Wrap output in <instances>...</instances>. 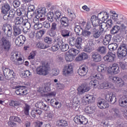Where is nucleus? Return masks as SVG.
Wrapping results in <instances>:
<instances>
[{"label": "nucleus", "instance_id": "obj_1", "mask_svg": "<svg viewBox=\"0 0 127 127\" xmlns=\"http://www.w3.org/2000/svg\"><path fill=\"white\" fill-rule=\"evenodd\" d=\"M91 21L92 22V25L94 27H97V26L99 27V30L102 32L105 31V29H107V25L106 22H101L99 17L98 16H92L91 18Z\"/></svg>", "mask_w": 127, "mask_h": 127}, {"label": "nucleus", "instance_id": "obj_2", "mask_svg": "<svg viewBox=\"0 0 127 127\" xmlns=\"http://www.w3.org/2000/svg\"><path fill=\"white\" fill-rule=\"evenodd\" d=\"M90 87H93L94 88H97L99 90H102L104 89H110L111 88V85L108 81H105L104 82L101 83L97 80H91L89 82Z\"/></svg>", "mask_w": 127, "mask_h": 127}, {"label": "nucleus", "instance_id": "obj_3", "mask_svg": "<svg viewBox=\"0 0 127 127\" xmlns=\"http://www.w3.org/2000/svg\"><path fill=\"white\" fill-rule=\"evenodd\" d=\"M43 65L38 67L37 68V74L38 75H42L43 76H46L49 73L50 68L47 62H43Z\"/></svg>", "mask_w": 127, "mask_h": 127}, {"label": "nucleus", "instance_id": "obj_4", "mask_svg": "<svg viewBox=\"0 0 127 127\" xmlns=\"http://www.w3.org/2000/svg\"><path fill=\"white\" fill-rule=\"evenodd\" d=\"M80 33V31H81ZM74 31L76 32L77 35H81V33L83 37H89L92 33L91 31H87L86 30H83L82 27L80 25H75L74 27Z\"/></svg>", "mask_w": 127, "mask_h": 127}, {"label": "nucleus", "instance_id": "obj_5", "mask_svg": "<svg viewBox=\"0 0 127 127\" xmlns=\"http://www.w3.org/2000/svg\"><path fill=\"white\" fill-rule=\"evenodd\" d=\"M17 15L18 16H36L35 12L33 11L28 10L26 12L25 9L21 8L20 9H17L16 10Z\"/></svg>", "mask_w": 127, "mask_h": 127}, {"label": "nucleus", "instance_id": "obj_6", "mask_svg": "<svg viewBox=\"0 0 127 127\" xmlns=\"http://www.w3.org/2000/svg\"><path fill=\"white\" fill-rule=\"evenodd\" d=\"M117 54L119 58L126 57L127 54V46L125 44L120 45L118 49Z\"/></svg>", "mask_w": 127, "mask_h": 127}, {"label": "nucleus", "instance_id": "obj_7", "mask_svg": "<svg viewBox=\"0 0 127 127\" xmlns=\"http://www.w3.org/2000/svg\"><path fill=\"white\" fill-rule=\"evenodd\" d=\"M74 121L77 125H87L88 124V119L83 116H76L74 118Z\"/></svg>", "mask_w": 127, "mask_h": 127}, {"label": "nucleus", "instance_id": "obj_8", "mask_svg": "<svg viewBox=\"0 0 127 127\" xmlns=\"http://www.w3.org/2000/svg\"><path fill=\"white\" fill-rule=\"evenodd\" d=\"M1 46L2 48H3L5 51H8V50L10 49L11 44H10L9 41L6 40L5 38L3 37L1 39Z\"/></svg>", "mask_w": 127, "mask_h": 127}, {"label": "nucleus", "instance_id": "obj_9", "mask_svg": "<svg viewBox=\"0 0 127 127\" xmlns=\"http://www.w3.org/2000/svg\"><path fill=\"white\" fill-rule=\"evenodd\" d=\"M108 72L109 74H119L120 73V67L117 64H114L111 66H109L108 69Z\"/></svg>", "mask_w": 127, "mask_h": 127}, {"label": "nucleus", "instance_id": "obj_10", "mask_svg": "<svg viewBox=\"0 0 127 127\" xmlns=\"http://www.w3.org/2000/svg\"><path fill=\"white\" fill-rule=\"evenodd\" d=\"M15 88V89H18L15 91L16 95H20V96L27 95V90H25L24 86H16Z\"/></svg>", "mask_w": 127, "mask_h": 127}, {"label": "nucleus", "instance_id": "obj_11", "mask_svg": "<svg viewBox=\"0 0 127 127\" xmlns=\"http://www.w3.org/2000/svg\"><path fill=\"white\" fill-rule=\"evenodd\" d=\"M116 58V54H113L112 52H109L107 55L104 57V60L105 62H109L112 63L115 61V59Z\"/></svg>", "mask_w": 127, "mask_h": 127}, {"label": "nucleus", "instance_id": "obj_12", "mask_svg": "<svg viewBox=\"0 0 127 127\" xmlns=\"http://www.w3.org/2000/svg\"><path fill=\"white\" fill-rule=\"evenodd\" d=\"M73 73V66L71 64H68L64 67L63 71V74L64 76L70 75Z\"/></svg>", "mask_w": 127, "mask_h": 127}, {"label": "nucleus", "instance_id": "obj_13", "mask_svg": "<svg viewBox=\"0 0 127 127\" xmlns=\"http://www.w3.org/2000/svg\"><path fill=\"white\" fill-rule=\"evenodd\" d=\"M10 59L12 61H15V60H16L18 62H20V64H22V63L23 62L22 58L20 56H18V54L16 52H13L11 54Z\"/></svg>", "mask_w": 127, "mask_h": 127}, {"label": "nucleus", "instance_id": "obj_14", "mask_svg": "<svg viewBox=\"0 0 127 127\" xmlns=\"http://www.w3.org/2000/svg\"><path fill=\"white\" fill-rule=\"evenodd\" d=\"M95 101V97L94 96L90 94H87L83 96L82 98V102H85V103H94Z\"/></svg>", "mask_w": 127, "mask_h": 127}, {"label": "nucleus", "instance_id": "obj_15", "mask_svg": "<svg viewBox=\"0 0 127 127\" xmlns=\"http://www.w3.org/2000/svg\"><path fill=\"white\" fill-rule=\"evenodd\" d=\"M97 106L99 109H107L109 108V104L105 101L104 99H101L97 102Z\"/></svg>", "mask_w": 127, "mask_h": 127}, {"label": "nucleus", "instance_id": "obj_16", "mask_svg": "<svg viewBox=\"0 0 127 127\" xmlns=\"http://www.w3.org/2000/svg\"><path fill=\"white\" fill-rule=\"evenodd\" d=\"M34 14H35V16H43L46 14V8L42 7L38 10H36Z\"/></svg>", "mask_w": 127, "mask_h": 127}, {"label": "nucleus", "instance_id": "obj_17", "mask_svg": "<svg viewBox=\"0 0 127 127\" xmlns=\"http://www.w3.org/2000/svg\"><path fill=\"white\" fill-rule=\"evenodd\" d=\"M15 24L14 26L23 27V23L25 22L22 17H17L15 19Z\"/></svg>", "mask_w": 127, "mask_h": 127}, {"label": "nucleus", "instance_id": "obj_18", "mask_svg": "<svg viewBox=\"0 0 127 127\" xmlns=\"http://www.w3.org/2000/svg\"><path fill=\"white\" fill-rule=\"evenodd\" d=\"M90 87L84 86V85H81L77 88L78 95H82L84 93L86 92H89L90 91Z\"/></svg>", "mask_w": 127, "mask_h": 127}, {"label": "nucleus", "instance_id": "obj_19", "mask_svg": "<svg viewBox=\"0 0 127 127\" xmlns=\"http://www.w3.org/2000/svg\"><path fill=\"white\" fill-rule=\"evenodd\" d=\"M2 29L4 32L5 31H7V36H11V34H12V29H11V27L9 25L4 24L2 27Z\"/></svg>", "mask_w": 127, "mask_h": 127}, {"label": "nucleus", "instance_id": "obj_20", "mask_svg": "<svg viewBox=\"0 0 127 127\" xmlns=\"http://www.w3.org/2000/svg\"><path fill=\"white\" fill-rule=\"evenodd\" d=\"M78 73L80 76H85L88 73V67L86 66H81L78 69Z\"/></svg>", "mask_w": 127, "mask_h": 127}, {"label": "nucleus", "instance_id": "obj_21", "mask_svg": "<svg viewBox=\"0 0 127 127\" xmlns=\"http://www.w3.org/2000/svg\"><path fill=\"white\" fill-rule=\"evenodd\" d=\"M13 34L14 36H18L21 33V30L24 31V29L23 27H19L18 26H13Z\"/></svg>", "mask_w": 127, "mask_h": 127}, {"label": "nucleus", "instance_id": "obj_22", "mask_svg": "<svg viewBox=\"0 0 127 127\" xmlns=\"http://www.w3.org/2000/svg\"><path fill=\"white\" fill-rule=\"evenodd\" d=\"M111 79L112 80V81H113L115 83V84H119V85L120 86H124V82L122 78L115 76L112 77Z\"/></svg>", "mask_w": 127, "mask_h": 127}, {"label": "nucleus", "instance_id": "obj_23", "mask_svg": "<svg viewBox=\"0 0 127 127\" xmlns=\"http://www.w3.org/2000/svg\"><path fill=\"white\" fill-rule=\"evenodd\" d=\"M42 114V111L41 110L34 109L31 112V116L32 118H39Z\"/></svg>", "mask_w": 127, "mask_h": 127}, {"label": "nucleus", "instance_id": "obj_24", "mask_svg": "<svg viewBox=\"0 0 127 127\" xmlns=\"http://www.w3.org/2000/svg\"><path fill=\"white\" fill-rule=\"evenodd\" d=\"M35 107H36V108H38V109L47 111V109H48L49 106L46 105V104L42 102H37L35 104Z\"/></svg>", "mask_w": 127, "mask_h": 127}, {"label": "nucleus", "instance_id": "obj_25", "mask_svg": "<svg viewBox=\"0 0 127 127\" xmlns=\"http://www.w3.org/2000/svg\"><path fill=\"white\" fill-rule=\"evenodd\" d=\"M10 5L7 3H5L1 7V13L2 14H6L10 10Z\"/></svg>", "mask_w": 127, "mask_h": 127}, {"label": "nucleus", "instance_id": "obj_26", "mask_svg": "<svg viewBox=\"0 0 127 127\" xmlns=\"http://www.w3.org/2000/svg\"><path fill=\"white\" fill-rule=\"evenodd\" d=\"M60 45H62V39L58 40L57 44L51 47L52 51L55 52V51L59 50V48H60Z\"/></svg>", "mask_w": 127, "mask_h": 127}, {"label": "nucleus", "instance_id": "obj_27", "mask_svg": "<svg viewBox=\"0 0 127 127\" xmlns=\"http://www.w3.org/2000/svg\"><path fill=\"white\" fill-rule=\"evenodd\" d=\"M106 98L107 100H108V101L109 100H110L111 103L114 101L113 104H115V103L117 102L116 95L114 94L108 93V94L106 95Z\"/></svg>", "mask_w": 127, "mask_h": 127}, {"label": "nucleus", "instance_id": "obj_28", "mask_svg": "<svg viewBox=\"0 0 127 127\" xmlns=\"http://www.w3.org/2000/svg\"><path fill=\"white\" fill-rule=\"evenodd\" d=\"M50 103L52 106H53L54 105L55 106H58V105H59L58 106L59 109L62 107V104L60 103V100H57L55 98L51 99Z\"/></svg>", "mask_w": 127, "mask_h": 127}, {"label": "nucleus", "instance_id": "obj_29", "mask_svg": "<svg viewBox=\"0 0 127 127\" xmlns=\"http://www.w3.org/2000/svg\"><path fill=\"white\" fill-rule=\"evenodd\" d=\"M65 60L67 62H72L74 60V55L70 53L69 51L65 55Z\"/></svg>", "mask_w": 127, "mask_h": 127}, {"label": "nucleus", "instance_id": "obj_30", "mask_svg": "<svg viewBox=\"0 0 127 127\" xmlns=\"http://www.w3.org/2000/svg\"><path fill=\"white\" fill-rule=\"evenodd\" d=\"M92 58L94 62H100L102 60V56L98 53L93 54Z\"/></svg>", "mask_w": 127, "mask_h": 127}, {"label": "nucleus", "instance_id": "obj_31", "mask_svg": "<svg viewBox=\"0 0 127 127\" xmlns=\"http://www.w3.org/2000/svg\"><path fill=\"white\" fill-rule=\"evenodd\" d=\"M119 105L121 107H127V97L126 96L122 97L119 100Z\"/></svg>", "mask_w": 127, "mask_h": 127}, {"label": "nucleus", "instance_id": "obj_32", "mask_svg": "<svg viewBox=\"0 0 127 127\" xmlns=\"http://www.w3.org/2000/svg\"><path fill=\"white\" fill-rule=\"evenodd\" d=\"M111 40H112V35L107 34L105 36L103 40V44L104 45H108L109 43L111 42Z\"/></svg>", "mask_w": 127, "mask_h": 127}, {"label": "nucleus", "instance_id": "obj_33", "mask_svg": "<svg viewBox=\"0 0 127 127\" xmlns=\"http://www.w3.org/2000/svg\"><path fill=\"white\" fill-rule=\"evenodd\" d=\"M102 33H103V32L95 28L93 29V31H92L93 37L95 39L99 38V37L101 36Z\"/></svg>", "mask_w": 127, "mask_h": 127}, {"label": "nucleus", "instance_id": "obj_34", "mask_svg": "<svg viewBox=\"0 0 127 127\" xmlns=\"http://www.w3.org/2000/svg\"><path fill=\"white\" fill-rule=\"evenodd\" d=\"M32 75V74L31 72H30V71L28 70H25L20 74V76L22 78H29V77H31Z\"/></svg>", "mask_w": 127, "mask_h": 127}, {"label": "nucleus", "instance_id": "obj_35", "mask_svg": "<svg viewBox=\"0 0 127 127\" xmlns=\"http://www.w3.org/2000/svg\"><path fill=\"white\" fill-rule=\"evenodd\" d=\"M56 92L53 91L48 93L47 96L45 98V101L46 102H50V99L52 98V97H56Z\"/></svg>", "mask_w": 127, "mask_h": 127}, {"label": "nucleus", "instance_id": "obj_36", "mask_svg": "<svg viewBox=\"0 0 127 127\" xmlns=\"http://www.w3.org/2000/svg\"><path fill=\"white\" fill-rule=\"evenodd\" d=\"M93 50H94V48L92 46L90 45V43L87 44L83 49L84 52H87V53H90V52H92Z\"/></svg>", "mask_w": 127, "mask_h": 127}, {"label": "nucleus", "instance_id": "obj_37", "mask_svg": "<svg viewBox=\"0 0 127 127\" xmlns=\"http://www.w3.org/2000/svg\"><path fill=\"white\" fill-rule=\"evenodd\" d=\"M60 48L63 52H65L69 49V45L67 44H65L63 42V41L62 40V45L60 46Z\"/></svg>", "mask_w": 127, "mask_h": 127}, {"label": "nucleus", "instance_id": "obj_38", "mask_svg": "<svg viewBox=\"0 0 127 127\" xmlns=\"http://www.w3.org/2000/svg\"><path fill=\"white\" fill-rule=\"evenodd\" d=\"M118 47H119V45L117 43H111L108 46V48L109 49V50H110V51L117 50Z\"/></svg>", "mask_w": 127, "mask_h": 127}, {"label": "nucleus", "instance_id": "obj_39", "mask_svg": "<svg viewBox=\"0 0 127 127\" xmlns=\"http://www.w3.org/2000/svg\"><path fill=\"white\" fill-rule=\"evenodd\" d=\"M51 91V84L50 83H47L45 84V86L43 89V91L44 93H47Z\"/></svg>", "mask_w": 127, "mask_h": 127}, {"label": "nucleus", "instance_id": "obj_40", "mask_svg": "<svg viewBox=\"0 0 127 127\" xmlns=\"http://www.w3.org/2000/svg\"><path fill=\"white\" fill-rule=\"evenodd\" d=\"M82 41H83V39L81 37H77L75 44V47H76V48H77V49H81V45L82 44Z\"/></svg>", "mask_w": 127, "mask_h": 127}, {"label": "nucleus", "instance_id": "obj_41", "mask_svg": "<svg viewBox=\"0 0 127 127\" xmlns=\"http://www.w3.org/2000/svg\"><path fill=\"white\" fill-rule=\"evenodd\" d=\"M4 76H10V73H11L13 76L14 75L13 74V70L11 69H9L8 68H5V69L3 70Z\"/></svg>", "mask_w": 127, "mask_h": 127}, {"label": "nucleus", "instance_id": "obj_42", "mask_svg": "<svg viewBox=\"0 0 127 127\" xmlns=\"http://www.w3.org/2000/svg\"><path fill=\"white\" fill-rule=\"evenodd\" d=\"M121 27L118 25L114 26L111 30V34H117L120 31Z\"/></svg>", "mask_w": 127, "mask_h": 127}, {"label": "nucleus", "instance_id": "obj_43", "mask_svg": "<svg viewBox=\"0 0 127 127\" xmlns=\"http://www.w3.org/2000/svg\"><path fill=\"white\" fill-rule=\"evenodd\" d=\"M53 117H54V114L52 111H50L48 113L45 115V119H47L48 121H51Z\"/></svg>", "mask_w": 127, "mask_h": 127}, {"label": "nucleus", "instance_id": "obj_44", "mask_svg": "<svg viewBox=\"0 0 127 127\" xmlns=\"http://www.w3.org/2000/svg\"><path fill=\"white\" fill-rule=\"evenodd\" d=\"M61 24L62 25L66 27L68 26V18L66 17H63L61 19Z\"/></svg>", "mask_w": 127, "mask_h": 127}, {"label": "nucleus", "instance_id": "obj_45", "mask_svg": "<svg viewBox=\"0 0 127 127\" xmlns=\"http://www.w3.org/2000/svg\"><path fill=\"white\" fill-rule=\"evenodd\" d=\"M61 34L62 36L65 38H67L70 36V31L67 30H63L62 31Z\"/></svg>", "mask_w": 127, "mask_h": 127}, {"label": "nucleus", "instance_id": "obj_46", "mask_svg": "<svg viewBox=\"0 0 127 127\" xmlns=\"http://www.w3.org/2000/svg\"><path fill=\"white\" fill-rule=\"evenodd\" d=\"M10 122H17V123H19L20 124L21 123V120L19 119V118L15 116H12L9 118Z\"/></svg>", "mask_w": 127, "mask_h": 127}, {"label": "nucleus", "instance_id": "obj_47", "mask_svg": "<svg viewBox=\"0 0 127 127\" xmlns=\"http://www.w3.org/2000/svg\"><path fill=\"white\" fill-rule=\"evenodd\" d=\"M97 70L98 72H105L106 71V65L102 64L98 65Z\"/></svg>", "mask_w": 127, "mask_h": 127}, {"label": "nucleus", "instance_id": "obj_48", "mask_svg": "<svg viewBox=\"0 0 127 127\" xmlns=\"http://www.w3.org/2000/svg\"><path fill=\"white\" fill-rule=\"evenodd\" d=\"M69 51V52H71L70 54H72L73 56H76V55H78V54L80 53V49L77 50L76 49L72 48Z\"/></svg>", "mask_w": 127, "mask_h": 127}, {"label": "nucleus", "instance_id": "obj_49", "mask_svg": "<svg viewBox=\"0 0 127 127\" xmlns=\"http://www.w3.org/2000/svg\"><path fill=\"white\" fill-rule=\"evenodd\" d=\"M97 51L100 53H101V54H105V53H106L107 52V48L103 46L100 47L97 49Z\"/></svg>", "mask_w": 127, "mask_h": 127}, {"label": "nucleus", "instance_id": "obj_50", "mask_svg": "<svg viewBox=\"0 0 127 127\" xmlns=\"http://www.w3.org/2000/svg\"><path fill=\"white\" fill-rule=\"evenodd\" d=\"M58 125H59V127H67V126H68V123H67V121H66L65 120H62L59 121Z\"/></svg>", "mask_w": 127, "mask_h": 127}, {"label": "nucleus", "instance_id": "obj_51", "mask_svg": "<svg viewBox=\"0 0 127 127\" xmlns=\"http://www.w3.org/2000/svg\"><path fill=\"white\" fill-rule=\"evenodd\" d=\"M29 110H30V106L27 104H26L25 107L24 108V112L26 116L29 115Z\"/></svg>", "mask_w": 127, "mask_h": 127}, {"label": "nucleus", "instance_id": "obj_52", "mask_svg": "<svg viewBox=\"0 0 127 127\" xmlns=\"http://www.w3.org/2000/svg\"><path fill=\"white\" fill-rule=\"evenodd\" d=\"M23 25L25 26V29L27 30L26 31V32H28V30H29L30 27H31V24H30V23L29 22H24Z\"/></svg>", "mask_w": 127, "mask_h": 127}, {"label": "nucleus", "instance_id": "obj_53", "mask_svg": "<svg viewBox=\"0 0 127 127\" xmlns=\"http://www.w3.org/2000/svg\"><path fill=\"white\" fill-rule=\"evenodd\" d=\"M15 13H17L14 10H10L7 13L4 14V16H14Z\"/></svg>", "mask_w": 127, "mask_h": 127}, {"label": "nucleus", "instance_id": "obj_54", "mask_svg": "<svg viewBox=\"0 0 127 127\" xmlns=\"http://www.w3.org/2000/svg\"><path fill=\"white\" fill-rule=\"evenodd\" d=\"M37 47L38 48H40V49H45L48 47L41 42L38 43L37 44Z\"/></svg>", "mask_w": 127, "mask_h": 127}, {"label": "nucleus", "instance_id": "obj_55", "mask_svg": "<svg viewBox=\"0 0 127 127\" xmlns=\"http://www.w3.org/2000/svg\"><path fill=\"white\" fill-rule=\"evenodd\" d=\"M36 30L34 29H32L29 31V35L30 37L32 38V37H34L35 36V34H36Z\"/></svg>", "mask_w": 127, "mask_h": 127}, {"label": "nucleus", "instance_id": "obj_56", "mask_svg": "<svg viewBox=\"0 0 127 127\" xmlns=\"http://www.w3.org/2000/svg\"><path fill=\"white\" fill-rule=\"evenodd\" d=\"M85 112L89 114H93V113H94V109H93L92 107L88 106L85 108Z\"/></svg>", "mask_w": 127, "mask_h": 127}, {"label": "nucleus", "instance_id": "obj_57", "mask_svg": "<svg viewBox=\"0 0 127 127\" xmlns=\"http://www.w3.org/2000/svg\"><path fill=\"white\" fill-rule=\"evenodd\" d=\"M56 86L58 90H62L65 88V85L64 84L58 83L56 84Z\"/></svg>", "mask_w": 127, "mask_h": 127}, {"label": "nucleus", "instance_id": "obj_58", "mask_svg": "<svg viewBox=\"0 0 127 127\" xmlns=\"http://www.w3.org/2000/svg\"><path fill=\"white\" fill-rule=\"evenodd\" d=\"M15 43L18 46H22L23 45L18 37L15 39Z\"/></svg>", "mask_w": 127, "mask_h": 127}, {"label": "nucleus", "instance_id": "obj_59", "mask_svg": "<svg viewBox=\"0 0 127 127\" xmlns=\"http://www.w3.org/2000/svg\"><path fill=\"white\" fill-rule=\"evenodd\" d=\"M41 28H42V25L41 24V23H37V24H35V25H34V29H35V30H37L38 29H41Z\"/></svg>", "mask_w": 127, "mask_h": 127}, {"label": "nucleus", "instance_id": "obj_60", "mask_svg": "<svg viewBox=\"0 0 127 127\" xmlns=\"http://www.w3.org/2000/svg\"><path fill=\"white\" fill-rule=\"evenodd\" d=\"M10 106L11 107H18L19 103L17 101H11L9 103Z\"/></svg>", "mask_w": 127, "mask_h": 127}, {"label": "nucleus", "instance_id": "obj_61", "mask_svg": "<svg viewBox=\"0 0 127 127\" xmlns=\"http://www.w3.org/2000/svg\"><path fill=\"white\" fill-rule=\"evenodd\" d=\"M80 54V56H81V58L82 60H86L88 59L89 56H88V54L85 53H81Z\"/></svg>", "mask_w": 127, "mask_h": 127}, {"label": "nucleus", "instance_id": "obj_62", "mask_svg": "<svg viewBox=\"0 0 127 127\" xmlns=\"http://www.w3.org/2000/svg\"><path fill=\"white\" fill-rule=\"evenodd\" d=\"M35 55H36V52L33 51L31 52L29 56H28V59H34L35 58Z\"/></svg>", "mask_w": 127, "mask_h": 127}, {"label": "nucleus", "instance_id": "obj_63", "mask_svg": "<svg viewBox=\"0 0 127 127\" xmlns=\"http://www.w3.org/2000/svg\"><path fill=\"white\" fill-rule=\"evenodd\" d=\"M44 41L46 43L51 44L52 43V39L50 37H46L44 39Z\"/></svg>", "mask_w": 127, "mask_h": 127}, {"label": "nucleus", "instance_id": "obj_64", "mask_svg": "<svg viewBox=\"0 0 127 127\" xmlns=\"http://www.w3.org/2000/svg\"><path fill=\"white\" fill-rule=\"evenodd\" d=\"M59 69H57L56 68H54L53 69L52 74L54 76H58L59 75Z\"/></svg>", "mask_w": 127, "mask_h": 127}]
</instances>
